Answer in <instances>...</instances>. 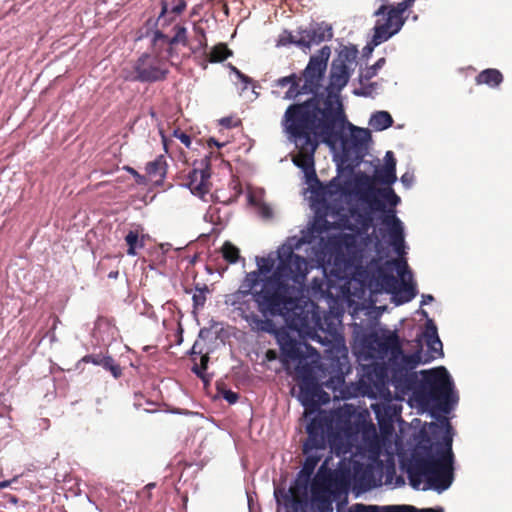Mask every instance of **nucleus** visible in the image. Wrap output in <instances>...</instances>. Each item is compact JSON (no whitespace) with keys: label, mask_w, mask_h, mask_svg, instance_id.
Returning a JSON list of instances; mask_svg holds the SVG:
<instances>
[{"label":"nucleus","mask_w":512,"mask_h":512,"mask_svg":"<svg viewBox=\"0 0 512 512\" xmlns=\"http://www.w3.org/2000/svg\"><path fill=\"white\" fill-rule=\"evenodd\" d=\"M328 478H316L311 486L312 503L318 512H333Z\"/></svg>","instance_id":"nucleus-14"},{"label":"nucleus","mask_w":512,"mask_h":512,"mask_svg":"<svg viewBox=\"0 0 512 512\" xmlns=\"http://www.w3.org/2000/svg\"><path fill=\"white\" fill-rule=\"evenodd\" d=\"M433 300H434V297H433L432 295H430V294H426V295H425V294H424V295H422V301H421V304H422V305H426V304H428V303L432 302Z\"/></svg>","instance_id":"nucleus-52"},{"label":"nucleus","mask_w":512,"mask_h":512,"mask_svg":"<svg viewBox=\"0 0 512 512\" xmlns=\"http://www.w3.org/2000/svg\"><path fill=\"white\" fill-rule=\"evenodd\" d=\"M377 286L387 293H396L398 287V279L385 267H379L374 275Z\"/></svg>","instance_id":"nucleus-24"},{"label":"nucleus","mask_w":512,"mask_h":512,"mask_svg":"<svg viewBox=\"0 0 512 512\" xmlns=\"http://www.w3.org/2000/svg\"><path fill=\"white\" fill-rule=\"evenodd\" d=\"M356 54H357V50L345 48L340 51L338 58L336 60H334L333 62H337V63L342 62V63L348 65V63H353L355 61Z\"/></svg>","instance_id":"nucleus-39"},{"label":"nucleus","mask_w":512,"mask_h":512,"mask_svg":"<svg viewBox=\"0 0 512 512\" xmlns=\"http://www.w3.org/2000/svg\"><path fill=\"white\" fill-rule=\"evenodd\" d=\"M22 476H24V473H22L20 475H16L12 479H10V480L1 481L0 482V489H4V488H7V487L11 486L13 483L17 482L19 477H22Z\"/></svg>","instance_id":"nucleus-47"},{"label":"nucleus","mask_w":512,"mask_h":512,"mask_svg":"<svg viewBox=\"0 0 512 512\" xmlns=\"http://www.w3.org/2000/svg\"><path fill=\"white\" fill-rule=\"evenodd\" d=\"M329 97L320 108L317 100L307 99L304 102L289 105L282 118V126L286 133L293 138L298 148L293 158L296 166L302 168L309 179L319 183L314 170V153L317 149V139L326 143L337 141L344 132L346 114L337 102Z\"/></svg>","instance_id":"nucleus-2"},{"label":"nucleus","mask_w":512,"mask_h":512,"mask_svg":"<svg viewBox=\"0 0 512 512\" xmlns=\"http://www.w3.org/2000/svg\"><path fill=\"white\" fill-rule=\"evenodd\" d=\"M434 357H422V348L420 347L411 355H401L389 357L388 367H381L377 376L379 377V384L376 387L379 392L385 385L384 378L386 371L390 373V380L395 389L407 392L412 391L418 383V374L414 369L421 363H429Z\"/></svg>","instance_id":"nucleus-7"},{"label":"nucleus","mask_w":512,"mask_h":512,"mask_svg":"<svg viewBox=\"0 0 512 512\" xmlns=\"http://www.w3.org/2000/svg\"><path fill=\"white\" fill-rule=\"evenodd\" d=\"M330 55V47L323 46L317 54L310 57L301 75L292 73L288 76L278 78L274 81L273 87H288L283 95V99L285 100H296L302 95H312L309 99L315 98L317 100V106L320 108L323 106L322 103L331 97V102L335 100L345 113L339 92L347 85L350 78V71L347 64L332 62L329 85L325 92H320Z\"/></svg>","instance_id":"nucleus-3"},{"label":"nucleus","mask_w":512,"mask_h":512,"mask_svg":"<svg viewBox=\"0 0 512 512\" xmlns=\"http://www.w3.org/2000/svg\"><path fill=\"white\" fill-rule=\"evenodd\" d=\"M363 394L373 398L376 397V394L371 391L370 387H366V389L363 391Z\"/></svg>","instance_id":"nucleus-57"},{"label":"nucleus","mask_w":512,"mask_h":512,"mask_svg":"<svg viewBox=\"0 0 512 512\" xmlns=\"http://www.w3.org/2000/svg\"><path fill=\"white\" fill-rule=\"evenodd\" d=\"M382 2V5H385V6H388L386 3L388 2V0H380Z\"/></svg>","instance_id":"nucleus-63"},{"label":"nucleus","mask_w":512,"mask_h":512,"mask_svg":"<svg viewBox=\"0 0 512 512\" xmlns=\"http://www.w3.org/2000/svg\"><path fill=\"white\" fill-rule=\"evenodd\" d=\"M169 73L166 62L158 55L143 53L133 64L131 81L153 83L165 80Z\"/></svg>","instance_id":"nucleus-10"},{"label":"nucleus","mask_w":512,"mask_h":512,"mask_svg":"<svg viewBox=\"0 0 512 512\" xmlns=\"http://www.w3.org/2000/svg\"><path fill=\"white\" fill-rule=\"evenodd\" d=\"M146 173L155 184H162L167 173V162L163 155L150 161L145 167Z\"/></svg>","instance_id":"nucleus-23"},{"label":"nucleus","mask_w":512,"mask_h":512,"mask_svg":"<svg viewBox=\"0 0 512 512\" xmlns=\"http://www.w3.org/2000/svg\"><path fill=\"white\" fill-rule=\"evenodd\" d=\"M186 8L185 0H179V3L172 8V12L175 14L182 13Z\"/></svg>","instance_id":"nucleus-48"},{"label":"nucleus","mask_w":512,"mask_h":512,"mask_svg":"<svg viewBox=\"0 0 512 512\" xmlns=\"http://www.w3.org/2000/svg\"><path fill=\"white\" fill-rule=\"evenodd\" d=\"M222 397L229 403L234 404L238 401L239 395L231 390H223Z\"/></svg>","instance_id":"nucleus-43"},{"label":"nucleus","mask_w":512,"mask_h":512,"mask_svg":"<svg viewBox=\"0 0 512 512\" xmlns=\"http://www.w3.org/2000/svg\"><path fill=\"white\" fill-rule=\"evenodd\" d=\"M332 430V420L325 415L318 414L311 419L306 427L308 434L306 441L303 444V453L306 455L303 467L299 473L307 479L313 474L320 456L312 455L313 450H321L326 447L327 436Z\"/></svg>","instance_id":"nucleus-8"},{"label":"nucleus","mask_w":512,"mask_h":512,"mask_svg":"<svg viewBox=\"0 0 512 512\" xmlns=\"http://www.w3.org/2000/svg\"><path fill=\"white\" fill-rule=\"evenodd\" d=\"M476 84H486L492 88L499 86L503 81V75L498 69L488 68L481 71L475 78Z\"/></svg>","instance_id":"nucleus-26"},{"label":"nucleus","mask_w":512,"mask_h":512,"mask_svg":"<svg viewBox=\"0 0 512 512\" xmlns=\"http://www.w3.org/2000/svg\"><path fill=\"white\" fill-rule=\"evenodd\" d=\"M416 0H403L396 6L381 5L374 13L375 16H384L383 22L378 20L374 26V35L371 40L373 46L390 39L397 34L405 24L407 17L404 13L413 6Z\"/></svg>","instance_id":"nucleus-9"},{"label":"nucleus","mask_w":512,"mask_h":512,"mask_svg":"<svg viewBox=\"0 0 512 512\" xmlns=\"http://www.w3.org/2000/svg\"><path fill=\"white\" fill-rule=\"evenodd\" d=\"M128 171L136 178L137 182H141L143 179V176L140 175L135 169L128 168Z\"/></svg>","instance_id":"nucleus-54"},{"label":"nucleus","mask_w":512,"mask_h":512,"mask_svg":"<svg viewBox=\"0 0 512 512\" xmlns=\"http://www.w3.org/2000/svg\"><path fill=\"white\" fill-rule=\"evenodd\" d=\"M376 179L388 185L385 188H375L371 179L364 176L357 180L359 199L368 204L371 211L383 212L382 224L388 228L390 244L400 254L404 248V229L401 220L396 216V207L400 203V197L390 187L396 177V159L392 151L385 155V165L376 170Z\"/></svg>","instance_id":"nucleus-4"},{"label":"nucleus","mask_w":512,"mask_h":512,"mask_svg":"<svg viewBox=\"0 0 512 512\" xmlns=\"http://www.w3.org/2000/svg\"><path fill=\"white\" fill-rule=\"evenodd\" d=\"M254 297L246 299L243 305L235 306L234 309L239 311V315L249 324L251 329L256 332L272 333L275 331L273 320L265 317L261 318L255 312Z\"/></svg>","instance_id":"nucleus-11"},{"label":"nucleus","mask_w":512,"mask_h":512,"mask_svg":"<svg viewBox=\"0 0 512 512\" xmlns=\"http://www.w3.org/2000/svg\"><path fill=\"white\" fill-rule=\"evenodd\" d=\"M333 37L330 26L321 23L299 32V43L301 47L310 48L312 45L320 44Z\"/></svg>","instance_id":"nucleus-16"},{"label":"nucleus","mask_w":512,"mask_h":512,"mask_svg":"<svg viewBox=\"0 0 512 512\" xmlns=\"http://www.w3.org/2000/svg\"><path fill=\"white\" fill-rule=\"evenodd\" d=\"M299 399L306 409H315L320 403L329 400V396L313 380H304L300 385Z\"/></svg>","instance_id":"nucleus-15"},{"label":"nucleus","mask_w":512,"mask_h":512,"mask_svg":"<svg viewBox=\"0 0 512 512\" xmlns=\"http://www.w3.org/2000/svg\"><path fill=\"white\" fill-rule=\"evenodd\" d=\"M83 362L92 363L94 365L102 366L104 369L110 371L114 378H119L122 375V369L119 364L111 356L102 355H86L82 358Z\"/></svg>","instance_id":"nucleus-21"},{"label":"nucleus","mask_w":512,"mask_h":512,"mask_svg":"<svg viewBox=\"0 0 512 512\" xmlns=\"http://www.w3.org/2000/svg\"><path fill=\"white\" fill-rule=\"evenodd\" d=\"M320 194L322 196L333 197L336 195H347L349 193V182L341 181L339 177L333 178L328 184L322 185L319 181Z\"/></svg>","instance_id":"nucleus-25"},{"label":"nucleus","mask_w":512,"mask_h":512,"mask_svg":"<svg viewBox=\"0 0 512 512\" xmlns=\"http://www.w3.org/2000/svg\"><path fill=\"white\" fill-rule=\"evenodd\" d=\"M172 135H173V137L179 139L181 141V143H183L187 148H190V146L192 144L190 135L181 131L179 128L175 129L173 131Z\"/></svg>","instance_id":"nucleus-41"},{"label":"nucleus","mask_w":512,"mask_h":512,"mask_svg":"<svg viewBox=\"0 0 512 512\" xmlns=\"http://www.w3.org/2000/svg\"><path fill=\"white\" fill-rule=\"evenodd\" d=\"M193 31L195 33V41L197 42V45L189 46L190 50L192 53H197L202 50L205 51L207 48V39L204 28L199 24H194Z\"/></svg>","instance_id":"nucleus-33"},{"label":"nucleus","mask_w":512,"mask_h":512,"mask_svg":"<svg viewBox=\"0 0 512 512\" xmlns=\"http://www.w3.org/2000/svg\"><path fill=\"white\" fill-rule=\"evenodd\" d=\"M278 265L271 276L263 279L260 290L258 276L247 273L239 289L227 295L226 303L235 307L254 297L258 311L264 317L282 316L293 329L308 326V312L292 297L294 285H303L309 264L306 258L295 254L294 247L283 245L278 250Z\"/></svg>","instance_id":"nucleus-1"},{"label":"nucleus","mask_w":512,"mask_h":512,"mask_svg":"<svg viewBox=\"0 0 512 512\" xmlns=\"http://www.w3.org/2000/svg\"><path fill=\"white\" fill-rule=\"evenodd\" d=\"M155 487V484H148L142 491V494H146L147 498L151 497L150 490Z\"/></svg>","instance_id":"nucleus-55"},{"label":"nucleus","mask_w":512,"mask_h":512,"mask_svg":"<svg viewBox=\"0 0 512 512\" xmlns=\"http://www.w3.org/2000/svg\"><path fill=\"white\" fill-rule=\"evenodd\" d=\"M223 258L230 264H235L240 258V250L231 242L226 241L221 247Z\"/></svg>","instance_id":"nucleus-34"},{"label":"nucleus","mask_w":512,"mask_h":512,"mask_svg":"<svg viewBox=\"0 0 512 512\" xmlns=\"http://www.w3.org/2000/svg\"><path fill=\"white\" fill-rule=\"evenodd\" d=\"M257 263H258V269L255 271H251L250 273L257 274L258 284H259L260 282L263 281V280H261V275L271 272V270L273 269L274 262H273V260L262 257L257 261Z\"/></svg>","instance_id":"nucleus-38"},{"label":"nucleus","mask_w":512,"mask_h":512,"mask_svg":"<svg viewBox=\"0 0 512 512\" xmlns=\"http://www.w3.org/2000/svg\"><path fill=\"white\" fill-rule=\"evenodd\" d=\"M426 344L428 346V352L425 355L422 354L423 358L433 356L434 358L432 360H434L437 357L443 356V345L439 337L427 340Z\"/></svg>","instance_id":"nucleus-36"},{"label":"nucleus","mask_w":512,"mask_h":512,"mask_svg":"<svg viewBox=\"0 0 512 512\" xmlns=\"http://www.w3.org/2000/svg\"><path fill=\"white\" fill-rule=\"evenodd\" d=\"M328 366L331 376L325 382V386L327 388H336L337 386H341L345 381V375L351 370L347 350L338 349L337 355L330 358Z\"/></svg>","instance_id":"nucleus-13"},{"label":"nucleus","mask_w":512,"mask_h":512,"mask_svg":"<svg viewBox=\"0 0 512 512\" xmlns=\"http://www.w3.org/2000/svg\"><path fill=\"white\" fill-rule=\"evenodd\" d=\"M350 216L364 230H368L372 226L373 218L370 212H362L358 208L350 209Z\"/></svg>","instance_id":"nucleus-32"},{"label":"nucleus","mask_w":512,"mask_h":512,"mask_svg":"<svg viewBox=\"0 0 512 512\" xmlns=\"http://www.w3.org/2000/svg\"><path fill=\"white\" fill-rule=\"evenodd\" d=\"M242 83L245 84V86H247L248 84H251L253 82V79L250 78L249 76L245 75L244 73L242 72H237V76H236Z\"/></svg>","instance_id":"nucleus-49"},{"label":"nucleus","mask_w":512,"mask_h":512,"mask_svg":"<svg viewBox=\"0 0 512 512\" xmlns=\"http://www.w3.org/2000/svg\"><path fill=\"white\" fill-rule=\"evenodd\" d=\"M292 502H293L294 505H297L299 503V501L296 500V499H293Z\"/></svg>","instance_id":"nucleus-64"},{"label":"nucleus","mask_w":512,"mask_h":512,"mask_svg":"<svg viewBox=\"0 0 512 512\" xmlns=\"http://www.w3.org/2000/svg\"><path fill=\"white\" fill-rule=\"evenodd\" d=\"M349 512H381L377 506H366L356 504L349 509ZM382 512H441L433 508L417 509L413 506H387Z\"/></svg>","instance_id":"nucleus-22"},{"label":"nucleus","mask_w":512,"mask_h":512,"mask_svg":"<svg viewBox=\"0 0 512 512\" xmlns=\"http://www.w3.org/2000/svg\"><path fill=\"white\" fill-rule=\"evenodd\" d=\"M117 274H118V272H115V273L111 272V273L109 274V277H116V276H117Z\"/></svg>","instance_id":"nucleus-61"},{"label":"nucleus","mask_w":512,"mask_h":512,"mask_svg":"<svg viewBox=\"0 0 512 512\" xmlns=\"http://www.w3.org/2000/svg\"><path fill=\"white\" fill-rule=\"evenodd\" d=\"M174 30H175V35L170 39H168V37L166 35L162 34L161 32H157L155 34V39H163L168 42V44L170 45L169 52L171 51L172 46L176 45L178 43H181L185 47L189 46L186 28L181 25H176L174 27Z\"/></svg>","instance_id":"nucleus-28"},{"label":"nucleus","mask_w":512,"mask_h":512,"mask_svg":"<svg viewBox=\"0 0 512 512\" xmlns=\"http://www.w3.org/2000/svg\"><path fill=\"white\" fill-rule=\"evenodd\" d=\"M278 357V354L273 349H268L265 353V359L269 362L276 360Z\"/></svg>","instance_id":"nucleus-50"},{"label":"nucleus","mask_w":512,"mask_h":512,"mask_svg":"<svg viewBox=\"0 0 512 512\" xmlns=\"http://www.w3.org/2000/svg\"><path fill=\"white\" fill-rule=\"evenodd\" d=\"M348 127L351 131V142L356 148L364 147L371 139L370 131L366 128L356 127L351 124L347 119L344 124V129Z\"/></svg>","instance_id":"nucleus-27"},{"label":"nucleus","mask_w":512,"mask_h":512,"mask_svg":"<svg viewBox=\"0 0 512 512\" xmlns=\"http://www.w3.org/2000/svg\"><path fill=\"white\" fill-rule=\"evenodd\" d=\"M209 292V288L206 284H204L201 287L199 285H196L195 293L193 294L192 297L194 310H198L204 307L207 300V294Z\"/></svg>","instance_id":"nucleus-35"},{"label":"nucleus","mask_w":512,"mask_h":512,"mask_svg":"<svg viewBox=\"0 0 512 512\" xmlns=\"http://www.w3.org/2000/svg\"><path fill=\"white\" fill-rule=\"evenodd\" d=\"M369 124L374 130L382 131L393 124V119L387 111H378L372 115Z\"/></svg>","instance_id":"nucleus-29"},{"label":"nucleus","mask_w":512,"mask_h":512,"mask_svg":"<svg viewBox=\"0 0 512 512\" xmlns=\"http://www.w3.org/2000/svg\"><path fill=\"white\" fill-rule=\"evenodd\" d=\"M424 337L426 341L434 339L435 337H439L437 333V328L431 319L427 321Z\"/></svg>","instance_id":"nucleus-42"},{"label":"nucleus","mask_w":512,"mask_h":512,"mask_svg":"<svg viewBox=\"0 0 512 512\" xmlns=\"http://www.w3.org/2000/svg\"><path fill=\"white\" fill-rule=\"evenodd\" d=\"M202 354V349L199 348V343L196 341L191 349V359L192 361H195L198 356Z\"/></svg>","instance_id":"nucleus-46"},{"label":"nucleus","mask_w":512,"mask_h":512,"mask_svg":"<svg viewBox=\"0 0 512 512\" xmlns=\"http://www.w3.org/2000/svg\"><path fill=\"white\" fill-rule=\"evenodd\" d=\"M199 357H200V363L198 364L196 362V360L193 361L194 365L192 366L191 370L194 374H196L204 382H208L205 371L208 367L209 355H208V353H205V354L202 353Z\"/></svg>","instance_id":"nucleus-37"},{"label":"nucleus","mask_w":512,"mask_h":512,"mask_svg":"<svg viewBox=\"0 0 512 512\" xmlns=\"http://www.w3.org/2000/svg\"><path fill=\"white\" fill-rule=\"evenodd\" d=\"M298 41H299V34L298 35H292L291 33H289V35H288V37L286 39L287 43L295 44V45L301 47V44Z\"/></svg>","instance_id":"nucleus-51"},{"label":"nucleus","mask_w":512,"mask_h":512,"mask_svg":"<svg viewBox=\"0 0 512 512\" xmlns=\"http://www.w3.org/2000/svg\"><path fill=\"white\" fill-rule=\"evenodd\" d=\"M125 242L128 246L127 254L130 256H135L137 248L144 247V236L139 237V232L137 230H130L125 236Z\"/></svg>","instance_id":"nucleus-31"},{"label":"nucleus","mask_w":512,"mask_h":512,"mask_svg":"<svg viewBox=\"0 0 512 512\" xmlns=\"http://www.w3.org/2000/svg\"><path fill=\"white\" fill-rule=\"evenodd\" d=\"M446 434L442 442L437 444L435 454L422 456L414 454L407 468L410 484L418 489L425 482L424 489H434L442 492L450 487L453 481L454 454L452 451V427L444 419Z\"/></svg>","instance_id":"nucleus-5"},{"label":"nucleus","mask_w":512,"mask_h":512,"mask_svg":"<svg viewBox=\"0 0 512 512\" xmlns=\"http://www.w3.org/2000/svg\"><path fill=\"white\" fill-rule=\"evenodd\" d=\"M386 265H395L398 267V274L402 278V289L399 291V301L398 303H406L411 301L417 294L416 288L412 283H407L404 279V273L408 268L406 261L401 260H392L388 261Z\"/></svg>","instance_id":"nucleus-19"},{"label":"nucleus","mask_w":512,"mask_h":512,"mask_svg":"<svg viewBox=\"0 0 512 512\" xmlns=\"http://www.w3.org/2000/svg\"><path fill=\"white\" fill-rule=\"evenodd\" d=\"M205 58L199 63L205 70L209 63H220L233 55V51L228 48L226 43H218L213 46L209 53L204 52Z\"/></svg>","instance_id":"nucleus-20"},{"label":"nucleus","mask_w":512,"mask_h":512,"mask_svg":"<svg viewBox=\"0 0 512 512\" xmlns=\"http://www.w3.org/2000/svg\"><path fill=\"white\" fill-rule=\"evenodd\" d=\"M161 136H162V142H163L164 149L166 152H168V139L166 138V136L163 133H161Z\"/></svg>","instance_id":"nucleus-58"},{"label":"nucleus","mask_w":512,"mask_h":512,"mask_svg":"<svg viewBox=\"0 0 512 512\" xmlns=\"http://www.w3.org/2000/svg\"><path fill=\"white\" fill-rule=\"evenodd\" d=\"M220 123H221V125H223V126H225L227 128H230V127L234 126L232 124V118H230V117L222 118Z\"/></svg>","instance_id":"nucleus-53"},{"label":"nucleus","mask_w":512,"mask_h":512,"mask_svg":"<svg viewBox=\"0 0 512 512\" xmlns=\"http://www.w3.org/2000/svg\"><path fill=\"white\" fill-rule=\"evenodd\" d=\"M278 342L284 361L305 359V354L301 349V343L291 338L288 334L281 335L278 338Z\"/></svg>","instance_id":"nucleus-18"},{"label":"nucleus","mask_w":512,"mask_h":512,"mask_svg":"<svg viewBox=\"0 0 512 512\" xmlns=\"http://www.w3.org/2000/svg\"><path fill=\"white\" fill-rule=\"evenodd\" d=\"M369 348L374 350L378 357L384 358L388 354L390 357L401 355L402 345L396 332H390L383 335H371Z\"/></svg>","instance_id":"nucleus-12"},{"label":"nucleus","mask_w":512,"mask_h":512,"mask_svg":"<svg viewBox=\"0 0 512 512\" xmlns=\"http://www.w3.org/2000/svg\"><path fill=\"white\" fill-rule=\"evenodd\" d=\"M209 178L210 173L207 169H193L186 177L185 186L190 189L192 194L203 197L210 190Z\"/></svg>","instance_id":"nucleus-17"},{"label":"nucleus","mask_w":512,"mask_h":512,"mask_svg":"<svg viewBox=\"0 0 512 512\" xmlns=\"http://www.w3.org/2000/svg\"><path fill=\"white\" fill-rule=\"evenodd\" d=\"M384 64H385V58L378 59L374 65H372L371 67H368L365 70V72L361 75V78H363L364 80H367V81L372 79L373 77L376 76L378 69L382 68Z\"/></svg>","instance_id":"nucleus-40"},{"label":"nucleus","mask_w":512,"mask_h":512,"mask_svg":"<svg viewBox=\"0 0 512 512\" xmlns=\"http://www.w3.org/2000/svg\"><path fill=\"white\" fill-rule=\"evenodd\" d=\"M414 180L413 174L406 172L401 176V182L404 184L405 187L409 188L411 187Z\"/></svg>","instance_id":"nucleus-44"},{"label":"nucleus","mask_w":512,"mask_h":512,"mask_svg":"<svg viewBox=\"0 0 512 512\" xmlns=\"http://www.w3.org/2000/svg\"><path fill=\"white\" fill-rule=\"evenodd\" d=\"M328 224L326 219H319L315 223V229L319 232H323L329 228Z\"/></svg>","instance_id":"nucleus-45"},{"label":"nucleus","mask_w":512,"mask_h":512,"mask_svg":"<svg viewBox=\"0 0 512 512\" xmlns=\"http://www.w3.org/2000/svg\"><path fill=\"white\" fill-rule=\"evenodd\" d=\"M421 314H422V316H424V317H427V316H428V313H427L425 310H421Z\"/></svg>","instance_id":"nucleus-60"},{"label":"nucleus","mask_w":512,"mask_h":512,"mask_svg":"<svg viewBox=\"0 0 512 512\" xmlns=\"http://www.w3.org/2000/svg\"><path fill=\"white\" fill-rule=\"evenodd\" d=\"M422 379L412 390L415 399L425 407H435L445 413L450 410L453 398V383L445 367L440 366L421 371Z\"/></svg>","instance_id":"nucleus-6"},{"label":"nucleus","mask_w":512,"mask_h":512,"mask_svg":"<svg viewBox=\"0 0 512 512\" xmlns=\"http://www.w3.org/2000/svg\"><path fill=\"white\" fill-rule=\"evenodd\" d=\"M208 146H209V147H212V146L221 147V146H222V144H220L216 139H214V138H210V139L208 140Z\"/></svg>","instance_id":"nucleus-56"},{"label":"nucleus","mask_w":512,"mask_h":512,"mask_svg":"<svg viewBox=\"0 0 512 512\" xmlns=\"http://www.w3.org/2000/svg\"><path fill=\"white\" fill-rule=\"evenodd\" d=\"M372 407H373V409L375 411L376 418L378 420L380 429L382 431H385L386 428L387 429H391L392 428V424H391V417H392L391 407H389V406H380V405H375V406H372Z\"/></svg>","instance_id":"nucleus-30"},{"label":"nucleus","mask_w":512,"mask_h":512,"mask_svg":"<svg viewBox=\"0 0 512 512\" xmlns=\"http://www.w3.org/2000/svg\"><path fill=\"white\" fill-rule=\"evenodd\" d=\"M356 95H366L364 92L355 91Z\"/></svg>","instance_id":"nucleus-62"},{"label":"nucleus","mask_w":512,"mask_h":512,"mask_svg":"<svg viewBox=\"0 0 512 512\" xmlns=\"http://www.w3.org/2000/svg\"><path fill=\"white\" fill-rule=\"evenodd\" d=\"M228 67L231 70V72L234 73L236 76H237V72H241L237 67H235L231 63L228 64Z\"/></svg>","instance_id":"nucleus-59"}]
</instances>
